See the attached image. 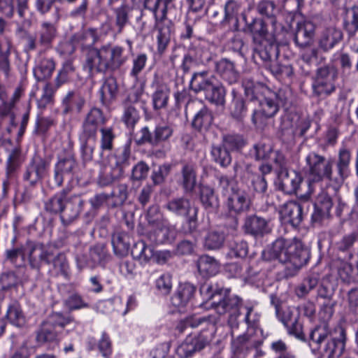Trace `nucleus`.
<instances>
[{
    "mask_svg": "<svg viewBox=\"0 0 358 358\" xmlns=\"http://www.w3.org/2000/svg\"><path fill=\"white\" fill-rule=\"evenodd\" d=\"M27 255L33 268H39L43 263L50 264L52 257V252L43 244L38 243H27Z\"/></svg>",
    "mask_w": 358,
    "mask_h": 358,
    "instance_id": "16",
    "label": "nucleus"
},
{
    "mask_svg": "<svg viewBox=\"0 0 358 358\" xmlns=\"http://www.w3.org/2000/svg\"><path fill=\"white\" fill-rule=\"evenodd\" d=\"M75 66L71 60L66 61L55 79L57 87H59L62 85L66 83L69 76L75 71Z\"/></svg>",
    "mask_w": 358,
    "mask_h": 358,
    "instance_id": "60",
    "label": "nucleus"
},
{
    "mask_svg": "<svg viewBox=\"0 0 358 358\" xmlns=\"http://www.w3.org/2000/svg\"><path fill=\"white\" fill-rule=\"evenodd\" d=\"M109 195L113 199V207L122 206L128 198V185L124 183L118 184Z\"/></svg>",
    "mask_w": 358,
    "mask_h": 358,
    "instance_id": "57",
    "label": "nucleus"
},
{
    "mask_svg": "<svg viewBox=\"0 0 358 358\" xmlns=\"http://www.w3.org/2000/svg\"><path fill=\"white\" fill-rule=\"evenodd\" d=\"M351 158L350 149L345 145L342 146L338 152L336 173H333L334 162L332 159H327L316 152H310L306 158L309 177L314 182L322 181L324 178H327L329 181L341 185L350 174Z\"/></svg>",
    "mask_w": 358,
    "mask_h": 358,
    "instance_id": "1",
    "label": "nucleus"
},
{
    "mask_svg": "<svg viewBox=\"0 0 358 358\" xmlns=\"http://www.w3.org/2000/svg\"><path fill=\"white\" fill-rule=\"evenodd\" d=\"M83 203V200L78 195H73L66 199L60 215L61 220L64 224H70L78 218Z\"/></svg>",
    "mask_w": 358,
    "mask_h": 358,
    "instance_id": "19",
    "label": "nucleus"
},
{
    "mask_svg": "<svg viewBox=\"0 0 358 358\" xmlns=\"http://www.w3.org/2000/svg\"><path fill=\"white\" fill-rule=\"evenodd\" d=\"M223 145L231 150H238L245 146L246 141L240 134H228L223 137Z\"/></svg>",
    "mask_w": 358,
    "mask_h": 358,
    "instance_id": "61",
    "label": "nucleus"
},
{
    "mask_svg": "<svg viewBox=\"0 0 358 358\" xmlns=\"http://www.w3.org/2000/svg\"><path fill=\"white\" fill-rule=\"evenodd\" d=\"M343 38L341 30L335 27H329L322 33L320 39V47L324 51L333 48Z\"/></svg>",
    "mask_w": 358,
    "mask_h": 358,
    "instance_id": "27",
    "label": "nucleus"
},
{
    "mask_svg": "<svg viewBox=\"0 0 358 358\" xmlns=\"http://www.w3.org/2000/svg\"><path fill=\"white\" fill-rule=\"evenodd\" d=\"M213 120L212 113L207 108L203 107L194 115L192 125L199 131L206 130L211 125Z\"/></svg>",
    "mask_w": 358,
    "mask_h": 358,
    "instance_id": "45",
    "label": "nucleus"
},
{
    "mask_svg": "<svg viewBox=\"0 0 358 358\" xmlns=\"http://www.w3.org/2000/svg\"><path fill=\"white\" fill-rule=\"evenodd\" d=\"M155 228L147 234V238L151 243L165 244L172 243L177 236L176 227L166 221L156 223Z\"/></svg>",
    "mask_w": 358,
    "mask_h": 358,
    "instance_id": "15",
    "label": "nucleus"
},
{
    "mask_svg": "<svg viewBox=\"0 0 358 358\" xmlns=\"http://www.w3.org/2000/svg\"><path fill=\"white\" fill-rule=\"evenodd\" d=\"M15 10L21 18L25 17L28 0H0V13L6 17H11Z\"/></svg>",
    "mask_w": 358,
    "mask_h": 358,
    "instance_id": "25",
    "label": "nucleus"
},
{
    "mask_svg": "<svg viewBox=\"0 0 358 358\" xmlns=\"http://www.w3.org/2000/svg\"><path fill=\"white\" fill-rule=\"evenodd\" d=\"M172 0H145L144 7L151 10L155 17V20H164L167 15L168 5Z\"/></svg>",
    "mask_w": 358,
    "mask_h": 358,
    "instance_id": "42",
    "label": "nucleus"
},
{
    "mask_svg": "<svg viewBox=\"0 0 358 358\" xmlns=\"http://www.w3.org/2000/svg\"><path fill=\"white\" fill-rule=\"evenodd\" d=\"M225 234L221 229H211L204 237L203 247L208 250H219L224 245Z\"/></svg>",
    "mask_w": 358,
    "mask_h": 358,
    "instance_id": "36",
    "label": "nucleus"
},
{
    "mask_svg": "<svg viewBox=\"0 0 358 358\" xmlns=\"http://www.w3.org/2000/svg\"><path fill=\"white\" fill-rule=\"evenodd\" d=\"M129 237L128 234L123 231H116L112 236V245L114 252L119 256L127 255L129 250Z\"/></svg>",
    "mask_w": 358,
    "mask_h": 358,
    "instance_id": "39",
    "label": "nucleus"
},
{
    "mask_svg": "<svg viewBox=\"0 0 358 358\" xmlns=\"http://www.w3.org/2000/svg\"><path fill=\"white\" fill-rule=\"evenodd\" d=\"M170 94V89L164 83H156L152 94V106L155 110L164 109L167 107Z\"/></svg>",
    "mask_w": 358,
    "mask_h": 358,
    "instance_id": "32",
    "label": "nucleus"
},
{
    "mask_svg": "<svg viewBox=\"0 0 358 358\" xmlns=\"http://www.w3.org/2000/svg\"><path fill=\"white\" fill-rule=\"evenodd\" d=\"M319 283V276L315 274L309 275L295 288L296 295L299 298L306 296Z\"/></svg>",
    "mask_w": 358,
    "mask_h": 358,
    "instance_id": "48",
    "label": "nucleus"
},
{
    "mask_svg": "<svg viewBox=\"0 0 358 358\" xmlns=\"http://www.w3.org/2000/svg\"><path fill=\"white\" fill-rule=\"evenodd\" d=\"M250 205V197L245 189L242 188L233 189V192L225 201L227 212L233 217L231 224L229 227L231 234L238 229V220L236 215L248 210Z\"/></svg>",
    "mask_w": 358,
    "mask_h": 358,
    "instance_id": "7",
    "label": "nucleus"
},
{
    "mask_svg": "<svg viewBox=\"0 0 358 358\" xmlns=\"http://www.w3.org/2000/svg\"><path fill=\"white\" fill-rule=\"evenodd\" d=\"M131 147L129 144H125L111 158L109 162L116 168L121 169L124 174L125 168L130 165Z\"/></svg>",
    "mask_w": 358,
    "mask_h": 358,
    "instance_id": "41",
    "label": "nucleus"
},
{
    "mask_svg": "<svg viewBox=\"0 0 358 358\" xmlns=\"http://www.w3.org/2000/svg\"><path fill=\"white\" fill-rule=\"evenodd\" d=\"M127 60L128 56L124 48L108 43L99 48H87L83 66L92 75L113 73L120 69Z\"/></svg>",
    "mask_w": 358,
    "mask_h": 358,
    "instance_id": "3",
    "label": "nucleus"
},
{
    "mask_svg": "<svg viewBox=\"0 0 358 358\" xmlns=\"http://www.w3.org/2000/svg\"><path fill=\"white\" fill-rule=\"evenodd\" d=\"M156 29L157 31V51L163 54L170 43L173 24L166 17L164 20H156Z\"/></svg>",
    "mask_w": 358,
    "mask_h": 358,
    "instance_id": "23",
    "label": "nucleus"
},
{
    "mask_svg": "<svg viewBox=\"0 0 358 358\" xmlns=\"http://www.w3.org/2000/svg\"><path fill=\"white\" fill-rule=\"evenodd\" d=\"M215 71L220 76L229 84L236 83L239 78V73L236 69L233 62L227 58H222L215 63Z\"/></svg>",
    "mask_w": 358,
    "mask_h": 358,
    "instance_id": "24",
    "label": "nucleus"
},
{
    "mask_svg": "<svg viewBox=\"0 0 358 358\" xmlns=\"http://www.w3.org/2000/svg\"><path fill=\"white\" fill-rule=\"evenodd\" d=\"M180 173V184L185 193H192L196 184V173L194 166L192 164L185 163L182 165Z\"/></svg>",
    "mask_w": 358,
    "mask_h": 358,
    "instance_id": "31",
    "label": "nucleus"
},
{
    "mask_svg": "<svg viewBox=\"0 0 358 358\" xmlns=\"http://www.w3.org/2000/svg\"><path fill=\"white\" fill-rule=\"evenodd\" d=\"M231 116L238 122H243L247 114V107L243 99L240 96H234L229 107Z\"/></svg>",
    "mask_w": 358,
    "mask_h": 358,
    "instance_id": "51",
    "label": "nucleus"
},
{
    "mask_svg": "<svg viewBox=\"0 0 358 358\" xmlns=\"http://www.w3.org/2000/svg\"><path fill=\"white\" fill-rule=\"evenodd\" d=\"M100 147L103 151H111L113 148V141L115 138L111 127H104L100 129Z\"/></svg>",
    "mask_w": 358,
    "mask_h": 358,
    "instance_id": "59",
    "label": "nucleus"
},
{
    "mask_svg": "<svg viewBox=\"0 0 358 358\" xmlns=\"http://www.w3.org/2000/svg\"><path fill=\"white\" fill-rule=\"evenodd\" d=\"M315 28L310 20L303 19L298 21L294 35L296 44L302 48L309 47L313 41Z\"/></svg>",
    "mask_w": 358,
    "mask_h": 358,
    "instance_id": "18",
    "label": "nucleus"
},
{
    "mask_svg": "<svg viewBox=\"0 0 358 358\" xmlns=\"http://www.w3.org/2000/svg\"><path fill=\"white\" fill-rule=\"evenodd\" d=\"M196 288L190 283L180 284L171 297V303L176 307H184L193 298Z\"/></svg>",
    "mask_w": 358,
    "mask_h": 358,
    "instance_id": "28",
    "label": "nucleus"
},
{
    "mask_svg": "<svg viewBox=\"0 0 358 358\" xmlns=\"http://www.w3.org/2000/svg\"><path fill=\"white\" fill-rule=\"evenodd\" d=\"M68 193L69 190L64 189L48 199L44 204L45 210L52 214L61 213Z\"/></svg>",
    "mask_w": 358,
    "mask_h": 358,
    "instance_id": "40",
    "label": "nucleus"
},
{
    "mask_svg": "<svg viewBox=\"0 0 358 358\" xmlns=\"http://www.w3.org/2000/svg\"><path fill=\"white\" fill-rule=\"evenodd\" d=\"M248 29L253 36L254 42L256 43L259 39L265 38L268 30L264 21L260 18L253 19L248 25Z\"/></svg>",
    "mask_w": 358,
    "mask_h": 358,
    "instance_id": "55",
    "label": "nucleus"
},
{
    "mask_svg": "<svg viewBox=\"0 0 358 358\" xmlns=\"http://www.w3.org/2000/svg\"><path fill=\"white\" fill-rule=\"evenodd\" d=\"M227 256L229 258H243L248 252V243L243 240H234L229 244Z\"/></svg>",
    "mask_w": 358,
    "mask_h": 358,
    "instance_id": "54",
    "label": "nucleus"
},
{
    "mask_svg": "<svg viewBox=\"0 0 358 358\" xmlns=\"http://www.w3.org/2000/svg\"><path fill=\"white\" fill-rule=\"evenodd\" d=\"M73 39L83 45H93L99 41V36L95 29L89 28L76 33Z\"/></svg>",
    "mask_w": 358,
    "mask_h": 358,
    "instance_id": "56",
    "label": "nucleus"
},
{
    "mask_svg": "<svg viewBox=\"0 0 358 358\" xmlns=\"http://www.w3.org/2000/svg\"><path fill=\"white\" fill-rule=\"evenodd\" d=\"M84 121L99 128L105 124L106 118L101 109L94 107L87 113Z\"/></svg>",
    "mask_w": 358,
    "mask_h": 358,
    "instance_id": "62",
    "label": "nucleus"
},
{
    "mask_svg": "<svg viewBox=\"0 0 358 358\" xmlns=\"http://www.w3.org/2000/svg\"><path fill=\"white\" fill-rule=\"evenodd\" d=\"M257 12L263 16L271 19V24L275 26L276 24V15L279 13L275 3L270 0H262L257 5Z\"/></svg>",
    "mask_w": 358,
    "mask_h": 358,
    "instance_id": "50",
    "label": "nucleus"
},
{
    "mask_svg": "<svg viewBox=\"0 0 358 358\" xmlns=\"http://www.w3.org/2000/svg\"><path fill=\"white\" fill-rule=\"evenodd\" d=\"M242 178L243 180H249L256 192L263 194L267 189V182L264 176L253 173L251 165L246 166Z\"/></svg>",
    "mask_w": 358,
    "mask_h": 358,
    "instance_id": "38",
    "label": "nucleus"
},
{
    "mask_svg": "<svg viewBox=\"0 0 358 358\" xmlns=\"http://www.w3.org/2000/svg\"><path fill=\"white\" fill-rule=\"evenodd\" d=\"M210 153L213 161L222 167H227L231 162V156L223 144L213 145Z\"/></svg>",
    "mask_w": 358,
    "mask_h": 358,
    "instance_id": "46",
    "label": "nucleus"
},
{
    "mask_svg": "<svg viewBox=\"0 0 358 358\" xmlns=\"http://www.w3.org/2000/svg\"><path fill=\"white\" fill-rule=\"evenodd\" d=\"M131 255L141 264H146L154 257V250L151 245H148L145 241L142 240L134 245Z\"/></svg>",
    "mask_w": 358,
    "mask_h": 358,
    "instance_id": "37",
    "label": "nucleus"
},
{
    "mask_svg": "<svg viewBox=\"0 0 358 358\" xmlns=\"http://www.w3.org/2000/svg\"><path fill=\"white\" fill-rule=\"evenodd\" d=\"M50 264H52L55 269L61 275L66 278L69 275V266L64 253L59 252L57 255L52 254Z\"/></svg>",
    "mask_w": 358,
    "mask_h": 358,
    "instance_id": "58",
    "label": "nucleus"
},
{
    "mask_svg": "<svg viewBox=\"0 0 358 358\" xmlns=\"http://www.w3.org/2000/svg\"><path fill=\"white\" fill-rule=\"evenodd\" d=\"M71 321V318L64 317L59 313L52 315L49 320L42 323L37 331L36 341L41 343L57 341L58 333Z\"/></svg>",
    "mask_w": 358,
    "mask_h": 358,
    "instance_id": "12",
    "label": "nucleus"
},
{
    "mask_svg": "<svg viewBox=\"0 0 358 358\" xmlns=\"http://www.w3.org/2000/svg\"><path fill=\"white\" fill-rule=\"evenodd\" d=\"M338 71L334 66L320 68L313 83V92L317 96H329L336 90L335 81Z\"/></svg>",
    "mask_w": 358,
    "mask_h": 358,
    "instance_id": "10",
    "label": "nucleus"
},
{
    "mask_svg": "<svg viewBox=\"0 0 358 358\" xmlns=\"http://www.w3.org/2000/svg\"><path fill=\"white\" fill-rule=\"evenodd\" d=\"M357 240V232L353 231L345 234L336 243V249L338 252L345 254V257L350 259L353 256V248Z\"/></svg>",
    "mask_w": 358,
    "mask_h": 358,
    "instance_id": "35",
    "label": "nucleus"
},
{
    "mask_svg": "<svg viewBox=\"0 0 358 358\" xmlns=\"http://www.w3.org/2000/svg\"><path fill=\"white\" fill-rule=\"evenodd\" d=\"M192 89L196 93L203 92L206 99L216 105L225 102V89L217 78L208 71L194 73L190 81Z\"/></svg>",
    "mask_w": 358,
    "mask_h": 358,
    "instance_id": "6",
    "label": "nucleus"
},
{
    "mask_svg": "<svg viewBox=\"0 0 358 358\" xmlns=\"http://www.w3.org/2000/svg\"><path fill=\"white\" fill-rule=\"evenodd\" d=\"M99 127L83 120L80 135L82 156L85 161H91L96 147Z\"/></svg>",
    "mask_w": 358,
    "mask_h": 358,
    "instance_id": "14",
    "label": "nucleus"
},
{
    "mask_svg": "<svg viewBox=\"0 0 358 358\" xmlns=\"http://www.w3.org/2000/svg\"><path fill=\"white\" fill-rule=\"evenodd\" d=\"M138 120L139 114L135 106L130 103H125L124 114L122 116L123 122L127 127H133Z\"/></svg>",
    "mask_w": 358,
    "mask_h": 358,
    "instance_id": "63",
    "label": "nucleus"
},
{
    "mask_svg": "<svg viewBox=\"0 0 358 358\" xmlns=\"http://www.w3.org/2000/svg\"><path fill=\"white\" fill-rule=\"evenodd\" d=\"M21 151L19 148H14L10 153L6 162V175L8 179L14 178L15 172L21 164Z\"/></svg>",
    "mask_w": 358,
    "mask_h": 358,
    "instance_id": "53",
    "label": "nucleus"
},
{
    "mask_svg": "<svg viewBox=\"0 0 358 358\" xmlns=\"http://www.w3.org/2000/svg\"><path fill=\"white\" fill-rule=\"evenodd\" d=\"M279 54L278 46L276 43L269 41L266 38L259 39L255 43L252 58L254 61L262 63L266 68L271 64Z\"/></svg>",
    "mask_w": 358,
    "mask_h": 358,
    "instance_id": "13",
    "label": "nucleus"
},
{
    "mask_svg": "<svg viewBox=\"0 0 358 358\" xmlns=\"http://www.w3.org/2000/svg\"><path fill=\"white\" fill-rule=\"evenodd\" d=\"M27 245L7 250L6 258L17 267H22L26 264Z\"/></svg>",
    "mask_w": 358,
    "mask_h": 358,
    "instance_id": "49",
    "label": "nucleus"
},
{
    "mask_svg": "<svg viewBox=\"0 0 358 358\" xmlns=\"http://www.w3.org/2000/svg\"><path fill=\"white\" fill-rule=\"evenodd\" d=\"M335 334V336L331 335L327 324L316 327L310 334L309 345L312 351L320 353L323 357L338 358L345 348L346 331L338 327Z\"/></svg>",
    "mask_w": 358,
    "mask_h": 358,
    "instance_id": "5",
    "label": "nucleus"
},
{
    "mask_svg": "<svg viewBox=\"0 0 358 358\" xmlns=\"http://www.w3.org/2000/svg\"><path fill=\"white\" fill-rule=\"evenodd\" d=\"M303 181L301 174L294 170L282 169L278 172V186L286 194H296L304 200H308L313 192V187L312 183L308 184V191L302 193L300 187Z\"/></svg>",
    "mask_w": 358,
    "mask_h": 358,
    "instance_id": "8",
    "label": "nucleus"
},
{
    "mask_svg": "<svg viewBox=\"0 0 358 358\" xmlns=\"http://www.w3.org/2000/svg\"><path fill=\"white\" fill-rule=\"evenodd\" d=\"M12 47V41L9 37H0V72L6 78L9 76L10 71V56Z\"/></svg>",
    "mask_w": 358,
    "mask_h": 358,
    "instance_id": "29",
    "label": "nucleus"
},
{
    "mask_svg": "<svg viewBox=\"0 0 358 358\" xmlns=\"http://www.w3.org/2000/svg\"><path fill=\"white\" fill-rule=\"evenodd\" d=\"M50 166V160L35 155L24 167L23 180L35 187L48 175Z\"/></svg>",
    "mask_w": 358,
    "mask_h": 358,
    "instance_id": "9",
    "label": "nucleus"
},
{
    "mask_svg": "<svg viewBox=\"0 0 358 358\" xmlns=\"http://www.w3.org/2000/svg\"><path fill=\"white\" fill-rule=\"evenodd\" d=\"M202 328L198 336L187 338L176 349V354L180 358L192 357L194 353L201 351L208 345L213 339L215 330L213 317L190 316L180 321L177 329L183 332L187 327Z\"/></svg>",
    "mask_w": 358,
    "mask_h": 358,
    "instance_id": "4",
    "label": "nucleus"
},
{
    "mask_svg": "<svg viewBox=\"0 0 358 358\" xmlns=\"http://www.w3.org/2000/svg\"><path fill=\"white\" fill-rule=\"evenodd\" d=\"M200 200L206 210H215L219 206L218 199L214 194L213 189L208 186L201 187Z\"/></svg>",
    "mask_w": 358,
    "mask_h": 358,
    "instance_id": "52",
    "label": "nucleus"
},
{
    "mask_svg": "<svg viewBox=\"0 0 358 358\" xmlns=\"http://www.w3.org/2000/svg\"><path fill=\"white\" fill-rule=\"evenodd\" d=\"M55 69L53 59L44 57L41 59L34 69V75L37 81L49 79Z\"/></svg>",
    "mask_w": 358,
    "mask_h": 358,
    "instance_id": "33",
    "label": "nucleus"
},
{
    "mask_svg": "<svg viewBox=\"0 0 358 358\" xmlns=\"http://www.w3.org/2000/svg\"><path fill=\"white\" fill-rule=\"evenodd\" d=\"M57 35V27L55 22H43L38 32V45L48 48Z\"/></svg>",
    "mask_w": 358,
    "mask_h": 358,
    "instance_id": "34",
    "label": "nucleus"
},
{
    "mask_svg": "<svg viewBox=\"0 0 358 358\" xmlns=\"http://www.w3.org/2000/svg\"><path fill=\"white\" fill-rule=\"evenodd\" d=\"M165 208L171 213L188 218L189 229L192 231L197 227L198 208L192 204L191 201L185 197H176L169 200Z\"/></svg>",
    "mask_w": 358,
    "mask_h": 358,
    "instance_id": "11",
    "label": "nucleus"
},
{
    "mask_svg": "<svg viewBox=\"0 0 358 358\" xmlns=\"http://www.w3.org/2000/svg\"><path fill=\"white\" fill-rule=\"evenodd\" d=\"M101 101L103 103L111 102L116 96L117 93V85L116 80L110 77L103 83L100 90Z\"/></svg>",
    "mask_w": 358,
    "mask_h": 358,
    "instance_id": "47",
    "label": "nucleus"
},
{
    "mask_svg": "<svg viewBox=\"0 0 358 358\" xmlns=\"http://www.w3.org/2000/svg\"><path fill=\"white\" fill-rule=\"evenodd\" d=\"M122 176L123 173H122L121 169L116 168L108 162L100 171L97 183L101 187L109 186L122 178Z\"/></svg>",
    "mask_w": 358,
    "mask_h": 358,
    "instance_id": "26",
    "label": "nucleus"
},
{
    "mask_svg": "<svg viewBox=\"0 0 358 358\" xmlns=\"http://www.w3.org/2000/svg\"><path fill=\"white\" fill-rule=\"evenodd\" d=\"M197 268L199 273L203 278H209L218 273L220 264L214 257L204 255L199 257Z\"/></svg>",
    "mask_w": 358,
    "mask_h": 358,
    "instance_id": "30",
    "label": "nucleus"
},
{
    "mask_svg": "<svg viewBox=\"0 0 358 358\" xmlns=\"http://www.w3.org/2000/svg\"><path fill=\"white\" fill-rule=\"evenodd\" d=\"M77 169V163L71 156L59 159L55 166L54 180L57 187H61L66 179H71Z\"/></svg>",
    "mask_w": 358,
    "mask_h": 358,
    "instance_id": "17",
    "label": "nucleus"
},
{
    "mask_svg": "<svg viewBox=\"0 0 358 358\" xmlns=\"http://www.w3.org/2000/svg\"><path fill=\"white\" fill-rule=\"evenodd\" d=\"M280 213L281 218L294 227L300 224L303 220V208L301 206L293 201L285 203L280 208Z\"/></svg>",
    "mask_w": 358,
    "mask_h": 358,
    "instance_id": "21",
    "label": "nucleus"
},
{
    "mask_svg": "<svg viewBox=\"0 0 358 358\" xmlns=\"http://www.w3.org/2000/svg\"><path fill=\"white\" fill-rule=\"evenodd\" d=\"M262 255L265 260H278L285 264L284 275L287 278L296 275L310 257L301 241L283 238L276 239Z\"/></svg>",
    "mask_w": 358,
    "mask_h": 358,
    "instance_id": "2",
    "label": "nucleus"
},
{
    "mask_svg": "<svg viewBox=\"0 0 358 358\" xmlns=\"http://www.w3.org/2000/svg\"><path fill=\"white\" fill-rule=\"evenodd\" d=\"M85 100L77 91H69L62 99L63 113L79 114L82 112Z\"/></svg>",
    "mask_w": 358,
    "mask_h": 358,
    "instance_id": "22",
    "label": "nucleus"
},
{
    "mask_svg": "<svg viewBox=\"0 0 358 358\" xmlns=\"http://www.w3.org/2000/svg\"><path fill=\"white\" fill-rule=\"evenodd\" d=\"M241 304V299L237 296H228L219 301L215 305V309L220 315L227 312L239 313V306Z\"/></svg>",
    "mask_w": 358,
    "mask_h": 358,
    "instance_id": "43",
    "label": "nucleus"
},
{
    "mask_svg": "<svg viewBox=\"0 0 358 358\" xmlns=\"http://www.w3.org/2000/svg\"><path fill=\"white\" fill-rule=\"evenodd\" d=\"M262 110L269 117H273L279 110V103H277L273 94L265 97L260 102Z\"/></svg>",
    "mask_w": 358,
    "mask_h": 358,
    "instance_id": "64",
    "label": "nucleus"
},
{
    "mask_svg": "<svg viewBox=\"0 0 358 358\" xmlns=\"http://www.w3.org/2000/svg\"><path fill=\"white\" fill-rule=\"evenodd\" d=\"M243 227L246 234L255 237H262L271 231L268 221L256 215L247 216Z\"/></svg>",
    "mask_w": 358,
    "mask_h": 358,
    "instance_id": "20",
    "label": "nucleus"
},
{
    "mask_svg": "<svg viewBox=\"0 0 358 358\" xmlns=\"http://www.w3.org/2000/svg\"><path fill=\"white\" fill-rule=\"evenodd\" d=\"M6 317L10 324L16 327H22L26 322L25 316L17 301L9 304Z\"/></svg>",
    "mask_w": 358,
    "mask_h": 358,
    "instance_id": "44",
    "label": "nucleus"
}]
</instances>
